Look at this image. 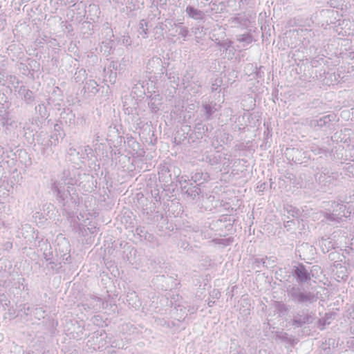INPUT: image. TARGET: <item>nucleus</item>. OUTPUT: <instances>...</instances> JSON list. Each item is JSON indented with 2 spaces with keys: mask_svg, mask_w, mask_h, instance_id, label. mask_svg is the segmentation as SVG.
<instances>
[{
  "mask_svg": "<svg viewBox=\"0 0 354 354\" xmlns=\"http://www.w3.org/2000/svg\"><path fill=\"white\" fill-rule=\"evenodd\" d=\"M98 230L99 229L97 228L96 227H88L86 228L84 227V232H82V234H83V236H87V235H88V234H90L91 235H93L95 233H96Z\"/></svg>",
  "mask_w": 354,
  "mask_h": 354,
  "instance_id": "nucleus-50",
  "label": "nucleus"
},
{
  "mask_svg": "<svg viewBox=\"0 0 354 354\" xmlns=\"http://www.w3.org/2000/svg\"><path fill=\"white\" fill-rule=\"evenodd\" d=\"M47 262L46 269L52 274H58L61 272L63 261H46Z\"/></svg>",
  "mask_w": 354,
  "mask_h": 354,
  "instance_id": "nucleus-26",
  "label": "nucleus"
},
{
  "mask_svg": "<svg viewBox=\"0 0 354 354\" xmlns=\"http://www.w3.org/2000/svg\"><path fill=\"white\" fill-rule=\"evenodd\" d=\"M32 313L34 316L38 319H41V318H44L46 315V311L43 309V308H32Z\"/></svg>",
  "mask_w": 354,
  "mask_h": 354,
  "instance_id": "nucleus-44",
  "label": "nucleus"
},
{
  "mask_svg": "<svg viewBox=\"0 0 354 354\" xmlns=\"http://www.w3.org/2000/svg\"><path fill=\"white\" fill-rule=\"evenodd\" d=\"M86 13V19L95 22L98 19L100 10L97 5L90 4L88 7V10L85 11Z\"/></svg>",
  "mask_w": 354,
  "mask_h": 354,
  "instance_id": "nucleus-23",
  "label": "nucleus"
},
{
  "mask_svg": "<svg viewBox=\"0 0 354 354\" xmlns=\"http://www.w3.org/2000/svg\"><path fill=\"white\" fill-rule=\"evenodd\" d=\"M22 99L26 104L30 105L32 104L35 100V95L31 90H28V91L24 93Z\"/></svg>",
  "mask_w": 354,
  "mask_h": 354,
  "instance_id": "nucleus-38",
  "label": "nucleus"
},
{
  "mask_svg": "<svg viewBox=\"0 0 354 354\" xmlns=\"http://www.w3.org/2000/svg\"><path fill=\"white\" fill-rule=\"evenodd\" d=\"M152 25L150 22L147 21L145 19H142L139 23L140 34L142 35L144 38L148 37V29L151 28Z\"/></svg>",
  "mask_w": 354,
  "mask_h": 354,
  "instance_id": "nucleus-32",
  "label": "nucleus"
},
{
  "mask_svg": "<svg viewBox=\"0 0 354 354\" xmlns=\"http://www.w3.org/2000/svg\"><path fill=\"white\" fill-rule=\"evenodd\" d=\"M185 12L189 17L195 20H204L205 18V14L203 11L190 5L186 7Z\"/></svg>",
  "mask_w": 354,
  "mask_h": 354,
  "instance_id": "nucleus-22",
  "label": "nucleus"
},
{
  "mask_svg": "<svg viewBox=\"0 0 354 354\" xmlns=\"http://www.w3.org/2000/svg\"><path fill=\"white\" fill-rule=\"evenodd\" d=\"M11 119L9 115V113L7 111H0V122L2 126H9L12 124Z\"/></svg>",
  "mask_w": 354,
  "mask_h": 354,
  "instance_id": "nucleus-39",
  "label": "nucleus"
},
{
  "mask_svg": "<svg viewBox=\"0 0 354 354\" xmlns=\"http://www.w3.org/2000/svg\"><path fill=\"white\" fill-rule=\"evenodd\" d=\"M179 185L182 194L188 199L195 200L202 194L201 187L192 182L188 183L185 180L183 185V180H180Z\"/></svg>",
  "mask_w": 354,
  "mask_h": 354,
  "instance_id": "nucleus-8",
  "label": "nucleus"
},
{
  "mask_svg": "<svg viewBox=\"0 0 354 354\" xmlns=\"http://www.w3.org/2000/svg\"><path fill=\"white\" fill-rule=\"evenodd\" d=\"M331 211L335 213L338 218L341 221L342 217H347L346 214V206L336 201L328 202Z\"/></svg>",
  "mask_w": 354,
  "mask_h": 354,
  "instance_id": "nucleus-18",
  "label": "nucleus"
},
{
  "mask_svg": "<svg viewBox=\"0 0 354 354\" xmlns=\"http://www.w3.org/2000/svg\"><path fill=\"white\" fill-rule=\"evenodd\" d=\"M66 134L62 129L61 124H55L54 126V131L53 134L50 136L51 140L50 145H53V146H56L59 143V140L64 139Z\"/></svg>",
  "mask_w": 354,
  "mask_h": 354,
  "instance_id": "nucleus-21",
  "label": "nucleus"
},
{
  "mask_svg": "<svg viewBox=\"0 0 354 354\" xmlns=\"http://www.w3.org/2000/svg\"><path fill=\"white\" fill-rule=\"evenodd\" d=\"M292 209L288 211V212H291V215L292 217H298L300 214V211L299 209H297V208H292V207H290Z\"/></svg>",
  "mask_w": 354,
  "mask_h": 354,
  "instance_id": "nucleus-59",
  "label": "nucleus"
},
{
  "mask_svg": "<svg viewBox=\"0 0 354 354\" xmlns=\"http://www.w3.org/2000/svg\"><path fill=\"white\" fill-rule=\"evenodd\" d=\"M209 180L210 176L208 173L198 171L192 174L189 182L194 183V185H198L201 187L203 183H207Z\"/></svg>",
  "mask_w": 354,
  "mask_h": 354,
  "instance_id": "nucleus-19",
  "label": "nucleus"
},
{
  "mask_svg": "<svg viewBox=\"0 0 354 354\" xmlns=\"http://www.w3.org/2000/svg\"><path fill=\"white\" fill-rule=\"evenodd\" d=\"M328 174V171H327V169L326 168H322L321 169V171L317 173L316 175H315V178L317 179V180L319 181V183H322L323 182L324 180V178H325V176Z\"/></svg>",
  "mask_w": 354,
  "mask_h": 354,
  "instance_id": "nucleus-47",
  "label": "nucleus"
},
{
  "mask_svg": "<svg viewBox=\"0 0 354 354\" xmlns=\"http://www.w3.org/2000/svg\"><path fill=\"white\" fill-rule=\"evenodd\" d=\"M127 146L131 149L133 155L137 157H144L145 154V150L141 148L140 144L131 136H127L125 140Z\"/></svg>",
  "mask_w": 354,
  "mask_h": 354,
  "instance_id": "nucleus-15",
  "label": "nucleus"
},
{
  "mask_svg": "<svg viewBox=\"0 0 354 354\" xmlns=\"http://www.w3.org/2000/svg\"><path fill=\"white\" fill-rule=\"evenodd\" d=\"M223 80L221 78H216L212 84L211 89L212 92L217 91L218 88L222 84Z\"/></svg>",
  "mask_w": 354,
  "mask_h": 354,
  "instance_id": "nucleus-49",
  "label": "nucleus"
},
{
  "mask_svg": "<svg viewBox=\"0 0 354 354\" xmlns=\"http://www.w3.org/2000/svg\"><path fill=\"white\" fill-rule=\"evenodd\" d=\"M28 88H26L25 86H21L19 87V91H18V93H19V95H21V97H22L24 96V93H25L26 91H28Z\"/></svg>",
  "mask_w": 354,
  "mask_h": 354,
  "instance_id": "nucleus-64",
  "label": "nucleus"
},
{
  "mask_svg": "<svg viewBox=\"0 0 354 354\" xmlns=\"http://www.w3.org/2000/svg\"><path fill=\"white\" fill-rule=\"evenodd\" d=\"M264 267L266 268H273L276 266L277 258L274 257H266Z\"/></svg>",
  "mask_w": 354,
  "mask_h": 354,
  "instance_id": "nucleus-42",
  "label": "nucleus"
},
{
  "mask_svg": "<svg viewBox=\"0 0 354 354\" xmlns=\"http://www.w3.org/2000/svg\"><path fill=\"white\" fill-rule=\"evenodd\" d=\"M238 15H240L239 14ZM232 24H234V26H241L243 28H247L248 26V24L250 23V19L245 17V16H236L234 17L230 18L229 20Z\"/></svg>",
  "mask_w": 354,
  "mask_h": 354,
  "instance_id": "nucleus-29",
  "label": "nucleus"
},
{
  "mask_svg": "<svg viewBox=\"0 0 354 354\" xmlns=\"http://www.w3.org/2000/svg\"><path fill=\"white\" fill-rule=\"evenodd\" d=\"M205 160L211 165H216L218 163V159L215 156H206Z\"/></svg>",
  "mask_w": 354,
  "mask_h": 354,
  "instance_id": "nucleus-53",
  "label": "nucleus"
},
{
  "mask_svg": "<svg viewBox=\"0 0 354 354\" xmlns=\"http://www.w3.org/2000/svg\"><path fill=\"white\" fill-rule=\"evenodd\" d=\"M307 154V151H303L299 148H287L286 150V155L288 157V159L292 160L295 164L307 162L309 159Z\"/></svg>",
  "mask_w": 354,
  "mask_h": 354,
  "instance_id": "nucleus-9",
  "label": "nucleus"
},
{
  "mask_svg": "<svg viewBox=\"0 0 354 354\" xmlns=\"http://www.w3.org/2000/svg\"><path fill=\"white\" fill-rule=\"evenodd\" d=\"M92 21L87 20L84 21L82 24L81 30L84 35L86 36L91 35L93 30V25L92 24Z\"/></svg>",
  "mask_w": 354,
  "mask_h": 354,
  "instance_id": "nucleus-33",
  "label": "nucleus"
},
{
  "mask_svg": "<svg viewBox=\"0 0 354 354\" xmlns=\"http://www.w3.org/2000/svg\"><path fill=\"white\" fill-rule=\"evenodd\" d=\"M99 85L94 80H88L86 81L83 89L85 91L91 93L92 95H95L99 91Z\"/></svg>",
  "mask_w": 354,
  "mask_h": 354,
  "instance_id": "nucleus-27",
  "label": "nucleus"
},
{
  "mask_svg": "<svg viewBox=\"0 0 354 354\" xmlns=\"http://www.w3.org/2000/svg\"><path fill=\"white\" fill-rule=\"evenodd\" d=\"M127 301L129 306L135 309H138L141 305V301L134 291L127 293Z\"/></svg>",
  "mask_w": 354,
  "mask_h": 354,
  "instance_id": "nucleus-24",
  "label": "nucleus"
},
{
  "mask_svg": "<svg viewBox=\"0 0 354 354\" xmlns=\"http://www.w3.org/2000/svg\"><path fill=\"white\" fill-rule=\"evenodd\" d=\"M156 208V206L155 203H153V205L150 203V207L143 208V213L146 214H149L150 213H152L153 211H155Z\"/></svg>",
  "mask_w": 354,
  "mask_h": 354,
  "instance_id": "nucleus-57",
  "label": "nucleus"
},
{
  "mask_svg": "<svg viewBox=\"0 0 354 354\" xmlns=\"http://www.w3.org/2000/svg\"><path fill=\"white\" fill-rule=\"evenodd\" d=\"M297 252L299 253L301 259H310L315 254L316 248L308 243H302L297 245Z\"/></svg>",
  "mask_w": 354,
  "mask_h": 354,
  "instance_id": "nucleus-11",
  "label": "nucleus"
},
{
  "mask_svg": "<svg viewBox=\"0 0 354 354\" xmlns=\"http://www.w3.org/2000/svg\"><path fill=\"white\" fill-rule=\"evenodd\" d=\"M232 44L233 42L230 39L218 41V46L221 47L220 50L223 49V51H227L232 46Z\"/></svg>",
  "mask_w": 354,
  "mask_h": 354,
  "instance_id": "nucleus-43",
  "label": "nucleus"
},
{
  "mask_svg": "<svg viewBox=\"0 0 354 354\" xmlns=\"http://www.w3.org/2000/svg\"><path fill=\"white\" fill-rule=\"evenodd\" d=\"M46 134H44L42 131H41L36 138V140L38 145L44 147V149L45 148L48 149L49 147L53 146V145H50V140H51V138H50L48 136H46Z\"/></svg>",
  "mask_w": 354,
  "mask_h": 354,
  "instance_id": "nucleus-30",
  "label": "nucleus"
},
{
  "mask_svg": "<svg viewBox=\"0 0 354 354\" xmlns=\"http://www.w3.org/2000/svg\"><path fill=\"white\" fill-rule=\"evenodd\" d=\"M274 306L277 311V313L279 315V317L288 315V312L290 310V306L287 305L283 301H275L274 302Z\"/></svg>",
  "mask_w": 354,
  "mask_h": 354,
  "instance_id": "nucleus-25",
  "label": "nucleus"
},
{
  "mask_svg": "<svg viewBox=\"0 0 354 354\" xmlns=\"http://www.w3.org/2000/svg\"><path fill=\"white\" fill-rule=\"evenodd\" d=\"M306 264L308 267L309 274L311 279H317L322 275L323 270L321 266L318 265L311 266V263L309 262H307Z\"/></svg>",
  "mask_w": 354,
  "mask_h": 354,
  "instance_id": "nucleus-28",
  "label": "nucleus"
},
{
  "mask_svg": "<svg viewBox=\"0 0 354 354\" xmlns=\"http://www.w3.org/2000/svg\"><path fill=\"white\" fill-rule=\"evenodd\" d=\"M180 174V169L179 167L169 164L164 165L160 167L158 171V177L160 182L162 183L163 186L168 189L169 192H174L175 189L178 187L179 181L178 180Z\"/></svg>",
  "mask_w": 354,
  "mask_h": 354,
  "instance_id": "nucleus-3",
  "label": "nucleus"
},
{
  "mask_svg": "<svg viewBox=\"0 0 354 354\" xmlns=\"http://www.w3.org/2000/svg\"><path fill=\"white\" fill-rule=\"evenodd\" d=\"M121 40H122V44L125 46H130L131 44V39L129 35L122 36Z\"/></svg>",
  "mask_w": 354,
  "mask_h": 354,
  "instance_id": "nucleus-55",
  "label": "nucleus"
},
{
  "mask_svg": "<svg viewBox=\"0 0 354 354\" xmlns=\"http://www.w3.org/2000/svg\"><path fill=\"white\" fill-rule=\"evenodd\" d=\"M213 127L209 124H203L202 120L196 122L194 127L196 138L201 139L203 136H208L206 133L211 131Z\"/></svg>",
  "mask_w": 354,
  "mask_h": 354,
  "instance_id": "nucleus-17",
  "label": "nucleus"
},
{
  "mask_svg": "<svg viewBox=\"0 0 354 354\" xmlns=\"http://www.w3.org/2000/svg\"><path fill=\"white\" fill-rule=\"evenodd\" d=\"M7 25L6 20L4 18H0V32L3 30Z\"/></svg>",
  "mask_w": 354,
  "mask_h": 354,
  "instance_id": "nucleus-62",
  "label": "nucleus"
},
{
  "mask_svg": "<svg viewBox=\"0 0 354 354\" xmlns=\"http://www.w3.org/2000/svg\"><path fill=\"white\" fill-rule=\"evenodd\" d=\"M54 249L59 258L63 261V263H71V245L66 239L63 238L59 240Z\"/></svg>",
  "mask_w": 354,
  "mask_h": 354,
  "instance_id": "nucleus-7",
  "label": "nucleus"
},
{
  "mask_svg": "<svg viewBox=\"0 0 354 354\" xmlns=\"http://www.w3.org/2000/svg\"><path fill=\"white\" fill-rule=\"evenodd\" d=\"M148 107L153 113H156L160 110V106L162 104V97L158 91H153V93L147 95Z\"/></svg>",
  "mask_w": 354,
  "mask_h": 354,
  "instance_id": "nucleus-10",
  "label": "nucleus"
},
{
  "mask_svg": "<svg viewBox=\"0 0 354 354\" xmlns=\"http://www.w3.org/2000/svg\"><path fill=\"white\" fill-rule=\"evenodd\" d=\"M80 185L77 180L72 178L64 183L55 181L51 185V191L58 203L62 207L64 214L68 218H73L78 210L80 198L75 188L70 185Z\"/></svg>",
  "mask_w": 354,
  "mask_h": 354,
  "instance_id": "nucleus-2",
  "label": "nucleus"
},
{
  "mask_svg": "<svg viewBox=\"0 0 354 354\" xmlns=\"http://www.w3.org/2000/svg\"><path fill=\"white\" fill-rule=\"evenodd\" d=\"M260 264H262L263 266L264 267V264H265V259L264 258H262V259L257 258L254 259V265H255L257 267H259Z\"/></svg>",
  "mask_w": 354,
  "mask_h": 354,
  "instance_id": "nucleus-60",
  "label": "nucleus"
},
{
  "mask_svg": "<svg viewBox=\"0 0 354 354\" xmlns=\"http://www.w3.org/2000/svg\"><path fill=\"white\" fill-rule=\"evenodd\" d=\"M64 122L68 127H73L75 124V115L69 109H64L60 114V124Z\"/></svg>",
  "mask_w": 354,
  "mask_h": 354,
  "instance_id": "nucleus-20",
  "label": "nucleus"
},
{
  "mask_svg": "<svg viewBox=\"0 0 354 354\" xmlns=\"http://www.w3.org/2000/svg\"><path fill=\"white\" fill-rule=\"evenodd\" d=\"M61 5L74 6L76 4L77 0H59Z\"/></svg>",
  "mask_w": 354,
  "mask_h": 354,
  "instance_id": "nucleus-56",
  "label": "nucleus"
},
{
  "mask_svg": "<svg viewBox=\"0 0 354 354\" xmlns=\"http://www.w3.org/2000/svg\"><path fill=\"white\" fill-rule=\"evenodd\" d=\"M116 138L117 144L121 145L122 142L126 143L125 138L120 135V133L115 125H111L107 131V140L114 142V139Z\"/></svg>",
  "mask_w": 354,
  "mask_h": 354,
  "instance_id": "nucleus-16",
  "label": "nucleus"
},
{
  "mask_svg": "<svg viewBox=\"0 0 354 354\" xmlns=\"http://www.w3.org/2000/svg\"><path fill=\"white\" fill-rule=\"evenodd\" d=\"M176 32H178L179 35L183 37L184 40H185L186 38L189 35V30L186 27H180L179 30L178 31L177 30Z\"/></svg>",
  "mask_w": 354,
  "mask_h": 354,
  "instance_id": "nucleus-52",
  "label": "nucleus"
},
{
  "mask_svg": "<svg viewBox=\"0 0 354 354\" xmlns=\"http://www.w3.org/2000/svg\"><path fill=\"white\" fill-rule=\"evenodd\" d=\"M165 26L166 25H165L162 22H158L156 25V26L153 28L156 39L163 37Z\"/></svg>",
  "mask_w": 354,
  "mask_h": 354,
  "instance_id": "nucleus-40",
  "label": "nucleus"
},
{
  "mask_svg": "<svg viewBox=\"0 0 354 354\" xmlns=\"http://www.w3.org/2000/svg\"><path fill=\"white\" fill-rule=\"evenodd\" d=\"M134 219H132L130 215L124 216L122 218V223H125L127 229H132L134 227Z\"/></svg>",
  "mask_w": 354,
  "mask_h": 354,
  "instance_id": "nucleus-41",
  "label": "nucleus"
},
{
  "mask_svg": "<svg viewBox=\"0 0 354 354\" xmlns=\"http://www.w3.org/2000/svg\"><path fill=\"white\" fill-rule=\"evenodd\" d=\"M139 102L137 99L131 95H125L123 100V111L126 115H128L131 120L136 125L141 123V119L138 113Z\"/></svg>",
  "mask_w": 354,
  "mask_h": 354,
  "instance_id": "nucleus-6",
  "label": "nucleus"
},
{
  "mask_svg": "<svg viewBox=\"0 0 354 354\" xmlns=\"http://www.w3.org/2000/svg\"><path fill=\"white\" fill-rule=\"evenodd\" d=\"M297 305L304 306V308L293 313L292 319L290 322L291 325L294 328H301L306 325L312 324L316 319L315 312L310 308L312 304L308 306L305 304Z\"/></svg>",
  "mask_w": 354,
  "mask_h": 354,
  "instance_id": "nucleus-4",
  "label": "nucleus"
},
{
  "mask_svg": "<svg viewBox=\"0 0 354 354\" xmlns=\"http://www.w3.org/2000/svg\"><path fill=\"white\" fill-rule=\"evenodd\" d=\"M290 273L297 283L286 287L289 300L295 304H314L319 299L315 288L311 287V279L307 264L297 262L292 266Z\"/></svg>",
  "mask_w": 354,
  "mask_h": 354,
  "instance_id": "nucleus-1",
  "label": "nucleus"
},
{
  "mask_svg": "<svg viewBox=\"0 0 354 354\" xmlns=\"http://www.w3.org/2000/svg\"><path fill=\"white\" fill-rule=\"evenodd\" d=\"M169 65V62H163L158 56H153L147 63L146 70L148 73L153 74V78L158 81L162 79L165 69Z\"/></svg>",
  "mask_w": 354,
  "mask_h": 354,
  "instance_id": "nucleus-5",
  "label": "nucleus"
},
{
  "mask_svg": "<svg viewBox=\"0 0 354 354\" xmlns=\"http://www.w3.org/2000/svg\"><path fill=\"white\" fill-rule=\"evenodd\" d=\"M147 189L148 192H150L151 197L156 202H160L162 198H163L164 192H169L168 189L164 187L162 191L160 193V189L158 188L156 180H152L151 178L149 179L147 184Z\"/></svg>",
  "mask_w": 354,
  "mask_h": 354,
  "instance_id": "nucleus-12",
  "label": "nucleus"
},
{
  "mask_svg": "<svg viewBox=\"0 0 354 354\" xmlns=\"http://www.w3.org/2000/svg\"><path fill=\"white\" fill-rule=\"evenodd\" d=\"M35 109L43 120H46L49 116V113L48 112L47 108L44 103L39 104L35 106Z\"/></svg>",
  "mask_w": 354,
  "mask_h": 354,
  "instance_id": "nucleus-34",
  "label": "nucleus"
},
{
  "mask_svg": "<svg viewBox=\"0 0 354 354\" xmlns=\"http://www.w3.org/2000/svg\"><path fill=\"white\" fill-rule=\"evenodd\" d=\"M127 10L129 12H132L138 8V6L136 3V0H127Z\"/></svg>",
  "mask_w": 354,
  "mask_h": 354,
  "instance_id": "nucleus-46",
  "label": "nucleus"
},
{
  "mask_svg": "<svg viewBox=\"0 0 354 354\" xmlns=\"http://www.w3.org/2000/svg\"><path fill=\"white\" fill-rule=\"evenodd\" d=\"M234 241V238L233 237H229V238H227V239H218L217 240V243L220 244V245H223L224 246H227V245H231Z\"/></svg>",
  "mask_w": 354,
  "mask_h": 354,
  "instance_id": "nucleus-48",
  "label": "nucleus"
},
{
  "mask_svg": "<svg viewBox=\"0 0 354 354\" xmlns=\"http://www.w3.org/2000/svg\"><path fill=\"white\" fill-rule=\"evenodd\" d=\"M155 322L158 326H165V327H167L168 328H171V326H170V322H167V320H165L163 318H162V319L161 318L156 319L155 320Z\"/></svg>",
  "mask_w": 354,
  "mask_h": 354,
  "instance_id": "nucleus-51",
  "label": "nucleus"
},
{
  "mask_svg": "<svg viewBox=\"0 0 354 354\" xmlns=\"http://www.w3.org/2000/svg\"><path fill=\"white\" fill-rule=\"evenodd\" d=\"M216 104L215 102H211L210 103L203 102L201 105V117L203 121H209L212 119L214 113L217 111Z\"/></svg>",
  "mask_w": 354,
  "mask_h": 354,
  "instance_id": "nucleus-14",
  "label": "nucleus"
},
{
  "mask_svg": "<svg viewBox=\"0 0 354 354\" xmlns=\"http://www.w3.org/2000/svg\"><path fill=\"white\" fill-rule=\"evenodd\" d=\"M0 303L3 306H8L10 304V301L7 299L4 294H2L0 298Z\"/></svg>",
  "mask_w": 354,
  "mask_h": 354,
  "instance_id": "nucleus-58",
  "label": "nucleus"
},
{
  "mask_svg": "<svg viewBox=\"0 0 354 354\" xmlns=\"http://www.w3.org/2000/svg\"><path fill=\"white\" fill-rule=\"evenodd\" d=\"M330 117V115H326L319 118V119L315 120V126L319 128L328 126L331 121Z\"/></svg>",
  "mask_w": 354,
  "mask_h": 354,
  "instance_id": "nucleus-35",
  "label": "nucleus"
},
{
  "mask_svg": "<svg viewBox=\"0 0 354 354\" xmlns=\"http://www.w3.org/2000/svg\"><path fill=\"white\" fill-rule=\"evenodd\" d=\"M328 210H329V212L324 213V218L330 221L339 222L340 220L338 218V217L336 215H335V213L333 211H331L330 208H329Z\"/></svg>",
  "mask_w": 354,
  "mask_h": 354,
  "instance_id": "nucleus-45",
  "label": "nucleus"
},
{
  "mask_svg": "<svg viewBox=\"0 0 354 354\" xmlns=\"http://www.w3.org/2000/svg\"><path fill=\"white\" fill-rule=\"evenodd\" d=\"M91 300H92L93 302L97 301V302H99V303L102 304V308H104V305L105 304H106V306H108V300H106V299H105V300L104 301L102 298L98 297L95 296V295L91 296Z\"/></svg>",
  "mask_w": 354,
  "mask_h": 354,
  "instance_id": "nucleus-54",
  "label": "nucleus"
},
{
  "mask_svg": "<svg viewBox=\"0 0 354 354\" xmlns=\"http://www.w3.org/2000/svg\"><path fill=\"white\" fill-rule=\"evenodd\" d=\"M277 337L281 342L290 344L292 346L299 342V339L297 338L290 337L286 333H281Z\"/></svg>",
  "mask_w": 354,
  "mask_h": 354,
  "instance_id": "nucleus-31",
  "label": "nucleus"
},
{
  "mask_svg": "<svg viewBox=\"0 0 354 354\" xmlns=\"http://www.w3.org/2000/svg\"><path fill=\"white\" fill-rule=\"evenodd\" d=\"M263 67L257 68L256 75L257 77L261 78L264 76V72L262 71Z\"/></svg>",
  "mask_w": 354,
  "mask_h": 354,
  "instance_id": "nucleus-63",
  "label": "nucleus"
},
{
  "mask_svg": "<svg viewBox=\"0 0 354 354\" xmlns=\"http://www.w3.org/2000/svg\"><path fill=\"white\" fill-rule=\"evenodd\" d=\"M332 317V315L330 313H326L324 317L319 318L317 321V326L321 330L325 328L326 325H329L330 322H328L329 319Z\"/></svg>",
  "mask_w": 354,
  "mask_h": 354,
  "instance_id": "nucleus-37",
  "label": "nucleus"
},
{
  "mask_svg": "<svg viewBox=\"0 0 354 354\" xmlns=\"http://www.w3.org/2000/svg\"><path fill=\"white\" fill-rule=\"evenodd\" d=\"M41 250L43 252V258L45 261H62L47 240L42 243Z\"/></svg>",
  "mask_w": 354,
  "mask_h": 354,
  "instance_id": "nucleus-13",
  "label": "nucleus"
},
{
  "mask_svg": "<svg viewBox=\"0 0 354 354\" xmlns=\"http://www.w3.org/2000/svg\"><path fill=\"white\" fill-rule=\"evenodd\" d=\"M68 153L71 156H78L79 151H77L75 149L71 147L68 149Z\"/></svg>",
  "mask_w": 354,
  "mask_h": 354,
  "instance_id": "nucleus-61",
  "label": "nucleus"
},
{
  "mask_svg": "<svg viewBox=\"0 0 354 354\" xmlns=\"http://www.w3.org/2000/svg\"><path fill=\"white\" fill-rule=\"evenodd\" d=\"M236 40L241 43L250 44L253 41V36L250 32L236 35Z\"/></svg>",
  "mask_w": 354,
  "mask_h": 354,
  "instance_id": "nucleus-36",
  "label": "nucleus"
}]
</instances>
